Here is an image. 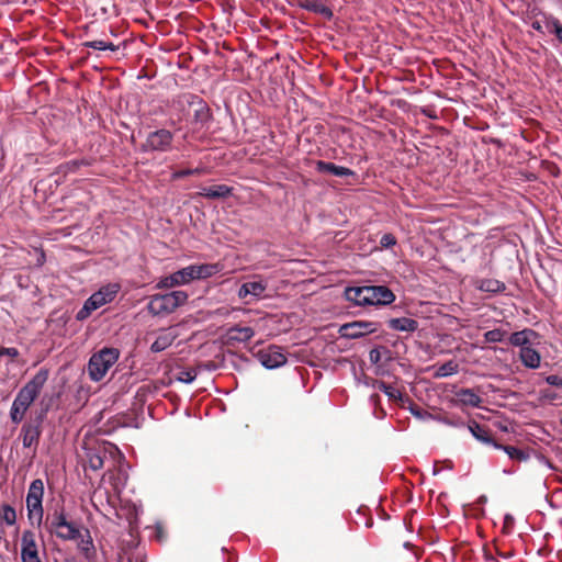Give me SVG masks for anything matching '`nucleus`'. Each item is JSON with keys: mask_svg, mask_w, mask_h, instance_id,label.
Instances as JSON below:
<instances>
[{"mask_svg": "<svg viewBox=\"0 0 562 562\" xmlns=\"http://www.w3.org/2000/svg\"><path fill=\"white\" fill-rule=\"evenodd\" d=\"M48 375V369L41 368L36 374L20 389L10 408V419L13 424L18 425L24 419L27 409L38 397L47 382Z\"/></svg>", "mask_w": 562, "mask_h": 562, "instance_id": "nucleus-1", "label": "nucleus"}, {"mask_svg": "<svg viewBox=\"0 0 562 562\" xmlns=\"http://www.w3.org/2000/svg\"><path fill=\"white\" fill-rule=\"evenodd\" d=\"M344 295L357 306L390 305L395 301V294L385 285L348 286Z\"/></svg>", "mask_w": 562, "mask_h": 562, "instance_id": "nucleus-2", "label": "nucleus"}, {"mask_svg": "<svg viewBox=\"0 0 562 562\" xmlns=\"http://www.w3.org/2000/svg\"><path fill=\"white\" fill-rule=\"evenodd\" d=\"M45 528L50 535L64 541L77 540L81 536L79 527L69 519L63 506L46 515Z\"/></svg>", "mask_w": 562, "mask_h": 562, "instance_id": "nucleus-3", "label": "nucleus"}, {"mask_svg": "<svg viewBox=\"0 0 562 562\" xmlns=\"http://www.w3.org/2000/svg\"><path fill=\"white\" fill-rule=\"evenodd\" d=\"M187 300L188 294L180 290L165 294H155L149 297L147 310L154 316L167 315L183 305Z\"/></svg>", "mask_w": 562, "mask_h": 562, "instance_id": "nucleus-4", "label": "nucleus"}, {"mask_svg": "<svg viewBox=\"0 0 562 562\" xmlns=\"http://www.w3.org/2000/svg\"><path fill=\"white\" fill-rule=\"evenodd\" d=\"M120 351L116 348L104 347L93 353L88 362V374L94 382L101 381L109 369L117 361Z\"/></svg>", "mask_w": 562, "mask_h": 562, "instance_id": "nucleus-5", "label": "nucleus"}, {"mask_svg": "<svg viewBox=\"0 0 562 562\" xmlns=\"http://www.w3.org/2000/svg\"><path fill=\"white\" fill-rule=\"evenodd\" d=\"M173 133L166 128L150 132L146 140L140 145L143 153H167L172 149Z\"/></svg>", "mask_w": 562, "mask_h": 562, "instance_id": "nucleus-6", "label": "nucleus"}, {"mask_svg": "<svg viewBox=\"0 0 562 562\" xmlns=\"http://www.w3.org/2000/svg\"><path fill=\"white\" fill-rule=\"evenodd\" d=\"M46 413L47 408L42 409L35 417L30 418L23 424L20 436L22 437L24 448H37Z\"/></svg>", "mask_w": 562, "mask_h": 562, "instance_id": "nucleus-7", "label": "nucleus"}, {"mask_svg": "<svg viewBox=\"0 0 562 562\" xmlns=\"http://www.w3.org/2000/svg\"><path fill=\"white\" fill-rule=\"evenodd\" d=\"M379 327L380 324L376 322L355 321L342 324L339 327L338 333L341 338L358 339L368 334L378 331Z\"/></svg>", "mask_w": 562, "mask_h": 562, "instance_id": "nucleus-8", "label": "nucleus"}, {"mask_svg": "<svg viewBox=\"0 0 562 562\" xmlns=\"http://www.w3.org/2000/svg\"><path fill=\"white\" fill-rule=\"evenodd\" d=\"M255 356L257 360L269 370L280 368L286 363V357L282 352V348L276 345L260 349Z\"/></svg>", "mask_w": 562, "mask_h": 562, "instance_id": "nucleus-9", "label": "nucleus"}, {"mask_svg": "<svg viewBox=\"0 0 562 562\" xmlns=\"http://www.w3.org/2000/svg\"><path fill=\"white\" fill-rule=\"evenodd\" d=\"M21 560L22 562H42L38 557L35 535L32 530H24L22 533Z\"/></svg>", "mask_w": 562, "mask_h": 562, "instance_id": "nucleus-10", "label": "nucleus"}, {"mask_svg": "<svg viewBox=\"0 0 562 562\" xmlns=\"http://www.w3.org/2000/svg\"><path fill=\"white\" fill-rule=\"evenodd\" d=\"M120 285L116 283H110L102 286L99 291L94 292L87 301L91 306L99 307L112 302L119 293Z\"/></svg>", "mask_w": 562, "mask_h": 562, "instance_id": "nucleus-11", "label": "nucleus"}, {"mask_svg": "<svg viewBox=\"0 0 562 562\" xmlns=\"http://www.w3.org/2000/svg\"><path fill=\"white\" fill-rule=\"evenodd\" d=\"M27 518L31 524L41 526L44 517L43 498L26 495Z\"/></svg>", "mask_w": 562, "mask_h": 562, "instance_id": "nucleus-12", "label": "nucleus"}, {"mask_svg": "<svg viewBox=\"0 0 562 562\" xmlns=\"http://www.w3.org/2000/svg\"><path fill=\"white\" fill-rule=\"evenodd\" d=\"M315 169L319 173H330L336 177H349L355 175V172L347 167L337 166L334 162L324 160H317L315 162Z\"/></svg>", "mask_w": 562, "mask_h": 562, "instance_id": "nucleus-13", "label": "nucleus"}, {"mask_svg": "<svg viewBox=\"0 0 562 562\" xmlns=\"http://www.w3.org/2000/svg\"><path fill=\"white\" fill-rule=\"evenodd\" d=\"M178 334L172 328L162 329L150 346L151 352H161L170 347Z\"/></svg>", "mask_w": 562, "mask_h": 562, "instance_id": "nucleus-14", "label": "nucleus"}, {"mask_svg": "<svg viewBox=\"0 0 562 562\" xmlns=\"http://www.w3.org/2000/svg\"><path fill=\"white\" fill-rule=\"evenodd\" d=\"M467 427L472 436L482 443L492 445L493 447L494 443H497L491 436L490 429L486 426L481 425L475 420H470Z\"/></svg>", "mask_w": 562, "mask_h": 562, "instance_id": "nucleus-15", "label": "nucleus"}, {"mask_svg": "<svg viewBox=\"0 0 562 562\" xmlns=\"http://www.w3.org/2000/svg\"><path fill=\"white\" fill-rule=\"evenodd\" d=\"M200 196L207 199H226L233 194V188L226 184H215L202 188L198 193Z\"/></svg>", "mask_w": 562, "mask_h": 562, "instance_id": "nucleus-16", "label": "nucleus"}, {"mask_svg": "<svg viewBox=\"0 0 562 562\" xmlns=\"http://www.w3.org/2000/svg\"><path fill=\"white\" fill-rule=\"evenodd\" d=\"M266 289H267V285L261 281L245 282L240 285V288L238 290V297L245 299L248 295H251L256 299H259L262 296Z\"/></svg>", "mask_w": 562, "mask_h": 562, "instance_id": "nucleus-17", "label": "nucleus"}, {"mask_svg": "<svg viewBox=\"0 0 562 562\" xmlns=\"http://www.w3.org/2000/svg\"><path fill=\"white\" fill-rule=\"evenodd\" d=\"M387 326L392 330L414 333L418 329V322L409 317H397L387 319Z\"/></svg>", "mask_w": 562, "mask_h": 562, "instance_id": "nucleus-18", "label": "nucleus"}, {"mask_svg": "<svg viewBox=\"0 0 562 562\" xmlns=\"http://www.w3.org/2000/svg\"><path fill=\"white\" fill-rule=\"evenodd\" d=\"M538 336V334L530 329L526 328L520 331H515L509 336V344L515 347H520V349H524L525 347H528L531 345V340L535 339Z\"/></svg>", "mask_w": 562, "mask_h": 562, "instance_id": "nucleus-19", "label": "nucleus"}, {"mask_svg": "<svg viewBox=\"0 0 562 562\" xmlns=\"http://www.w3.org/2000/svg\"><path fill=\"white\" fill-rule=\"evenodd\" d=\"M296 4L301 9L323 15L327 20H330L334 15L333 11L327 5L321 3L318 0H300Z\"/></svg>", "mask_w": 562, "mask_h": 562, "instance_id": "nucleus-20", "label": "nucleus"}, {"mask_svg": "<svg viewBox=\"0 0 562 562\" xmlns=\"http://www.w3.org/2000/svg\"><path fill=\"white\" fill-rule=\"evenodd\" d=\"M191 105H195L194 121L198 123H206L211 119L210 108L207 104L198 95H191L189 101Z\"/></svg>", "mask_w": 562, "mask_h": 562, "instance_id": "nucleus-21", "label": "nucleus"}, {"mask_svg": "<svg viewBox=\"0 0 562 562\" xmlns=\"http://www.w3.org/2000/svg\"><path fill=\"white\" fill-rule=\"evenodd\" d=\"M457 401L464 406L480 407L482 398L472 389H460L456 392Z\"/></svg>", "mask_w": 562, "mask_h": 562, "instance_id": "nucleus-22", "label": "nucleus"}, {"mask_svg": "<svg viewBox=\"0 0 562 562\" xmlns=\"http://www.w3.org/2000/svg\"><path fill=\"white\" fill-rule=\"evenodd\" d=\"M227 336L229 340L246 342L255 336V330L248 326L235 325L228 328Z\"/></svg>", "mask_w": 562, "mask_h": 562, "instance_id": "nucleus-23", "label": "nucleus"}, {"mask_svg": "<svg viewBox=\"0 0 562 562\" xmlns=\"http://www.w3.org/2000/svg\"><path fill=\"white\" fill-rule=\"evenodd\" d=\"M519 358L522 364L529 369H537L540 366V353L531 346L525 347L519 351Z\"/></svg>", "mask_w": 562, "mask_h": 562, "instance_id": "nucleus-24", "label": "nucleus"}, {"mask_svg": "<svg viewBox=\"0 0 562 562\" xmlns=\"http://www.w3.org/2000/svg\"><path fill=\"white\" fill-rule=\"evenodd\" d=\"M80 541L78 542V550L85 555V558L89 561H92L95 558V548L93 544V540L90 536V531L86 529V536H80Z\"/></svg>", "mask_w": 562, "mask_h": 562, "instance_id": "nucleus-25", "label": "nucleus"}, {"mask_svg": "<svg viewBox=\"0 0 562 562\" xmlns=\"http://www.w3.org/2000/svg\"><path fill=\"white\" fill-rule=\"evenodd\" d=\"M193 266L196 280L213 277L222 270V265L220 263H203Z\"/></svg>", "mask_w": 562, "mask_h": 562, "instance_id": "nucleus-26", "label": "nucleus"}, {"mask_svg": "<svg viewBox=\"0 0 562 562\" xmlns=\"http://www.w3.org/2000/svg\"><path fill=\"white\" fill-rule=\"evenodd\" d=\"M476 289L488 293H501L506 286L504 282L496 279H481L476 282Z\"/></svg>", "mask_w": 562, "mask_h": 562, "instance_id": "nucleus-27", "label": "nucleus"}, {"mask_svg": "<svg viewBox=\"0 0 562 562\" xmlns=\"http://www.w3.org/2000/svg\"><path fill=\"white\" fill-rule=\"evenodd\" d=\"M494 448L505 451L506 454L512 460L527 461L530 457L529 452L527 450H522V449H519V448H516L513 446H504V445H501L497 442V443H494Z\"/></svg>", "mask_w": 562, "mask_h": 562, "instance_id": "nucleus-28", "label": "nucleus"}, {"mask_svg": "<svg viewBox=\"0 0 562 562\" xmlns=\"http://www.w3.org/2000/svg\"><path fill=\"white\" fill-rule=\"evenodd\" d=\"M88 165H89V162L85 159L69 160V161L61 164L58 167V172H61L66 176L71 172H76L81 166H88Z\"/></svg>", "mask_w": 562, "mask_h": 562, "instance_id": "nucleus-29", "label": "nucleus"}, {"mask_svg": "<svg viewBox=\"0 0 562 562\" xmlns=\"http://www.w3.org/2000/svg\"><path fill=\"white\" fill-rule=\"evenodd\" d=\"M85 47L98 49V50H111L116 52L119 45H114L112 42H105L101 40L88 41L82 44Z\"/></svg>", "mask_w": 562, "mask_h": 562, "instance_id": "nucleus-30", "label": "nucleus"}, {"mask_svg": "<svg viewBox=\"0 0 562 562\" xmlns=\"http://www.w3.org/2000/svg\"><path fill=\"white\" fill-rule=\"evenodd\" d=\"M176 274L178 277V282L180 283V285L187 284L193 280H196L193 265H190L188 267H184V268L176 271Z\"/></svg>", "mask_w": 562, "mask_h": 562, "instance_id": "nucleus-31", "label": "nucleus"}, {"mask_svg": "<svg viewBox=\"0 0 562 562\" xmlns=\"http://www.w3.org/2000/svg\"><path fill=\"white\" fill-rule=\"evenodd\" d=\"M458 370H459L458 363L450 360V361H447L446 363L441 364L440 367H438L435 375L437 378H446V376L453 375V374L458 373Z\"/></svg>", "mask_w": 562, "mask_h": 562, "instance_id": "nucleus-32", "label": "nucleus"}, {"mask_svg": "<svg viewBox=\"0 0 562 562\" xmlns=\"http://www.w3.org/2000/svg\"><path fill=\"white\" fill-rule=\"evenodd\" d=\"M0 519L8 526H13L16 522L15 509L9 504L2 505L0 510Z\"/></svg>", "mask_w": 562, "mask_h": 562, "instance_id": "nucleus-33", "label": "nucleus"}, {"mask_svg": "<svg viewBox=\"0 0 562 562\" xmlns=\"http://www.w3.org/2000/svg\"><path fill=\"white\" fill-rule=\"evenodd\" d=\"M546 26L551 27V32H553L557 36V38L562 43V24L561 22L552 16H546Z\"/></svg>", "mask_w": 562, "mask_h": 562, "instance_id": "nucleus-34", "label": "nucleus"}, {"mask_svg": "<svg viewBox=\"0 0 562 562\" xmlns=\"http://www.w3.org/2000/svg\"><path fill=\"white\" fill-rule=\"evenodd\" d=\"M88 463L90 469L97 471L103 468V457L99 451H91L88 453Z\"/></svg>", "mask_w": 562, "mask_h": 562, "instance_id": "nucleus-35", "label": "nucleus"}, {"mask_svg": "<svg viewBox=\"0 0 562 562\" xmlns=\"http://www.w3.org/2000/svg\"><path fill=\"white\" fill-rule=\"evenodd\" d=\"M506 331L501 328H495L488 330L484 334V339L486 342H501L504 340L506 336Z\"/></svg>", "mask_w": 562, "mask_h": 562, "instance_id": "nucleus-36", "label": "nucleus"}, {"mask_svg": "<svg viewBox=\"0 0 562 562\" xmlns=\"http://www.w3.org/2000/svg\"><path fill=\"white\" fill-rule=\"evenodd\" d=\"M379 390L382 391L390 400H402V393L392 385L386 384L384 381L379 384Z\"/></svg>", "mask_w": 562, "mask_h": 562, "instance_id": "nucleus-37", "label": "nucleus"}, {"mask_svg": "<svg viewBox=\"0 0 562 562\" xmlns=\"http://www.w3.org/2000/svg\"><path fill=\"white\" fill-rule=\"evenodd\" d=\"M27 495H33L34 497H44V482L41 479H35L31 482Z\"/></svg>", "mask_w": 562, "mask_h": 562, "instance_id": "nucleus-38", "label": "nucleus"}, {"mask_svg": "<svg viewBox=\"0 0 562 562\" xmlns=\"http://www.w3.org/2000/svg\"><path fill=\"white\" fill-rule=\"evenodd\" d=\"M202 172H203V169H201V168H194V169L188 168V169L175 171L171 175V178L173 180H178V179H182V178L189 177V176L201 175Z\"/></svg>", "mask_w": 562, "mask_h": 562, "instance_id": "nucleus-39", "label": "nucleus"}, {"mask_svg": "<svg viewBox=\"0 0 562 562\" xmlns=\"http://www.w3.org/2000/svg\"><path fill=\"white\" fill-rule=\"evenodd\" d=\"M93 311H95V306H91L89 302L86 300L83 306L77 312L76 319L85 321L91 315Z\"/></svg>", "mask_w": 562, "mask_h": 562, "instance_id": "nucleus-40", "label": "nucleus"}, {"mask_svg": "<svg viewBox=\"0 0 562 562\" xmlns=\"http://www.w3.org/2000/svg\"><path fill=\"white\" fill-rule=\"evenodd\" d=\"M195 370H181L177 376V380L182 383H192L196 378Z\"/></svg>", "mask_w": 562, "mask_h": 562, "instance_id": "nucleus-41", "label": "nucleus"}, {"mask_svg": "<svg viewBox=\"0 0 562 562\" xmlns=\"http://www.w3.org/2000/svg\"><path fill=\"white\" fill-rule=\"evenodd\" d=\"M177 285H180V283L178 282V277H177L176 272H173L170 276L164 278L158 283L159 288H173V286H177Z\"/></svg>", "mask_w": 562, "mask_h": 562, "instance_id": "nucleus-42", "label": "nucleus"}, {"mask_svg": "<svg viewBox=\"0 0 562 562\" xmlns=\"http://www.w3.org/2000/svg\"><path fill=\"white\" fill-rule=\"evenodd\" d=\"M409 411L418 419H427V418L432 417V415L428 411H426L417 405H412L409 407Z\"/></svg>", "mask_w": 562, "mask_h": 562, "instance_id": "nucleus-43", "label": "nucleus"}, {"mask_svg": "<svg viewBox=\"0 0 562 562\" xmlns=\"http://www.w3.org/2000/svg\"><path fill=\"white\" fill-rule=\"evenodd\" d=\"M396 244V238L393 234L387 233L384 234L380 239V245L382 248H391Z\"/></svg>", "mask_w": 562, "mask_h": 562, "instance_id": "nucleus-44", "label": "nucleus"}, {"mask_svg": "<svg viewBox=\"0 0 562 562\" xmlns=\"http://www.w3.org/2000/svg\"><path fill=\"white\" fill-rule=\"evenodd\" d=\"M20 355L19 350L14 347H1L0 348V357L8 356L11 359L18 358Z\"/></svg>", "mask_w": 562, "mask_h": 562, "instance_id": "nucleus-45", "label": "nucleus"}, {"mask_svg": "<svg viewBox=\"0 0 562 562\" xmlns=\"http://www.w3.org/2000/svg\"><path fill=\"white\" fill-rule=\"evenodd\" d=\"M546 382L549 385L557 386V387H562V376H560V375H557V374L548 375L546 378Z\"/></svg>", "mask_w": 562, "mask_h": 562, "instance_id": "nucleus-46", "label": "nucleus"}, {"mask_svg": "<svg viewBox=\"0 0 562 562\" xmlns=\"http://www.w3.org/2000/svg\"><path fill=\"white\" fill-rule=\"evenodd\" d=\"M155 538L159 542H162L166 539L165 529H164L162 525L159 522L155 525Z\"/></svg>", "mask_w": 562, "mask_h": 562, "instance_id": "nucleus-47", "label": "nucleus"}, {"mask_svg": "<svg viewBox=\"0 0 562 562\" xmlns=\"http://www.w3.org/2000/svg\"><path fill=\"white\" fill-rule=\"evenodd\" d=\"M371 363L376 364L381 361V351L379 348H373L369 352Z\"/></svg>", "mask_w": 562, "mask_h": 562, "instance_id": "nucleus-48", "label": "nucleus"}, {"mask_svg": "<svg viewBox=\"0 0 562 562\" xmlns=\"http://www.w3.org/2000/svg\"><path fill=\"white\" fill-rule=\"evenodd\" d=\"M443 423L449 425V426H453V427H464L465 426L464 422H462L460 419L453 420V419H450V418H445Z\"/></svg>", "mask_w": 562, "mask_h": 562, "instance_id": "nucleus-49", "label": "nucleus"}, {"mask_svg": "<svg viewBox=\"0 0 562 562\" xmlns=\"http://www.w3.org/2000/svg\"><path fill=\"white\" fill-rule=\"evenodd\" d=\"M380 383H383V381L382 380H378V379H370V381L367 382V385L372 387V389L379 390V384Z\"/></svg>", "mask_w": 562, "mask_h": 562, "instance_id": "nucleus-50", "label": "nucleus"}, {"mask_svg": "<svg viewBox=\"0 0 562 562\" xmlns=\"http://www.w3.org/2000/svg\"><path fill=\"white\" fill-rule=\"evenodd\" d=\"M531 26L533 30L538 31V32H541L542 31V26H541V23L539 21H533L531 23Z\"/></svg>", "mask_w": 562, "mask_h": 562, "instance_id": "nucleus-51", "label": "nucleus"}, {"mask_svg": "<svg viewBox=\"0 0 562 562\" xmlns=\"http://www.w3.org/2000/svg\"><path fill=\"white\" fill-rule=\"evenodd\" d=\"M486 562H499L492 554L485 552Z\"/></svg>", "mask_w": 562, "mask_h": 562, "instance_id": "nucleus-52", "label": "nucleus"}, {"mask_svg": "<svg viewBox=\"0 0 562 562\" xmlns=\"http://www.w3.org/2000/svg\"><path fill=\"white\" fill-rule=\"evenodd\" d=\"M546 397H548V398H550V400H553V398H555V395L550 394V393H547V394H546Z\"/></svg>", "mask_w": 562, "mask_h": 562, "instance_id": "nucleus-53", "label": "nucleus"}, {"mask_svg": "<svg viewBox=\"0 0 562 562\" xmlns=\"http://www.w3.org/2000/svg\"><path fill=\"white\" fill-rule=\"evenodd\" d=\"M378 397H379L378 395H371V398H372V400H375V398H378Z\"/></svg>", "mask_w": 562, "mask_h": 562, "instance_id": "nucleus-54", "label": "nucleus"}, {"mask_svg": "<svg viewBox=\"0 0 562 562\" xmlns=\"http://www.w3.org/2000/svg\"><path fill=\"white\" fill-rule=\"evenodd\" d=\"M66 562H76L75 559L66 560Z\"/></svg>", "mask_w": 562, "mask_h": 562, "instance_id": "nucleus-55", "label": "nucleus"}, {"mask_svg": "<svg viewBox=\"0 0 562 562\" xmlns=\"http://www.w3.org/2000/svg\"><path fill=\"white\" fill-rule=\"evenodd\" d=\"M561 424H562V418H561Z\"/></svg>", "mask_w": 562, "mask_h": 562, "instance_id": "nucleus-56", "label": "nucleus"}, {"mask_svg": "<svg viewBox=\"0 0 562 562\" xmlns=\"http://www.w3.org/2000/svg\"><path fill=\"white\" fill-rule=\"evenodd\" d=\"M140 562H144V561H140Z\"/></svg>", "mask_w": 562, "mask_h": 562, "instance_id": "nucleus-57", "label": "nucleus"}]
</instances>
